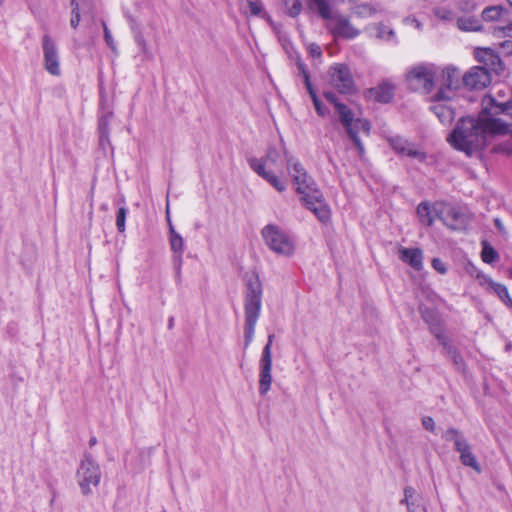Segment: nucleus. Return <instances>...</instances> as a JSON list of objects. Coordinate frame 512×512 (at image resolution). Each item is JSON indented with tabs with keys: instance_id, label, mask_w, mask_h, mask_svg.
<instances>
[{
	"instance_id": "obj_1",
	"label": "nucleus",
	"mask_w": 512,
	"mask_h": 512,
	"mask_svg": "<svg viewBox=\"0 0 512 512\" xmlns=\"http://www.w3.org/2000/svg\"><path fill=\"white\" fill-rule=\"evenodd\" d=\"M512 100L501 102L492 95L481 100V110L476 116L460 118L448 135V143L471 156L490 145L501 136L512 134Z\"/></svg>"
},
{
	"instance_id": "obj_2",
	"label": "nucleus",
	"mask_w": 512,
	"mask_h": 512,
	"mask_svg": "<svg viewBox=\"0 0 512 512\" xmlns=\"http://www.w3.org/2000/svg\"><path fill=\"white\" fill-rule=\"evenodd\" d=\"M248 162L250 168L278 192H284L287 189V178L282 169L285 165L296 186V191L302 194L305 206L321 222H327L330 219V210L322 194L314 188L313 180L299 159L290 154L286 148H283L282 152L271 148L264 157L251 158Z\"/></svg>"
},
{
	"instance_id": "obj_3",
	"label": "nucleus",
	"mask_w": 512,
	"mask_h": 512,
	"mask_svg": "<svg viewBox=\"0 0 512 512\" xmlns=\"http://www.w3.org/2000/svg\"><path fill=\"white\" fill-rule=\"evenodd\" d=\"M262 307V286L257 274H251L246 281L245 293V347L254 339L255 328L260 317Z\"/></svg>"
},
{
	"instance_id": "obj_4",
	"label": "nucleus",
	"mask_w": 512,
	"mask_h": 512,
	"mask_svg": "<svg viewBox=\"0 0 512 512\" xmlns=\"http://www.w3.org/2000/svg\"><path fill=\"white\" fill-rule=\"evenodd\" d=\"M325 98L334 104L336 111L339 115L340 121L346 129V132L350 139L355 144L359 156L362 157L364 155L365 149L359 138V134L363 133L365 135L370 134L371 125L370 122L366 119H362L357 117L354 112L347 107L346 105L337 102L336 96L332 92H325Z\"/></svg>"
},
{
	"instance_id": "obj_5",
	"label": "nucleus",
	"mask_w": 512,
	"mask_h": 512,
	"mask_svg": "<svg viewBox=\"0 0 512 512\" xmlns=\"http://www.w3.org/2000/svg\"><path fill=\"white\" fill-rule=\"evenodd\" d=\"M76 480L83 495H90L101 481L99 464L92 455L85 454L76 471Z\"/></svg>"
},
{
	"instance_id": "obj_6",
	"label": "nucleus",
	"mask_w": 512,
	"mask_h": 512,
	"mask_svg": "<svg viewBox=\"0 0 512 512\" xmlns=\"http://www.w3.org/2000/svg\"><path fill=\"white\" fill-rule=\"evenodd\" d=\"M265 244L276 254L290 257L294 254L295 245L291 237L279 226L268 224L262 229Z\"/></svg>"
},
{
	"instance_id": "obj_7",
	"label": "nucleus",
	"mask_w": 512,
	"mask_h": 512,
	"mask_svg": "<svg viewBox=\"0 0 512 512\" xmlns=\"http://www.w3.org/2000/svg\"><path fill=\"white\" fill-rule=\"evenodd\" d=\"M436 67L433 64H419L407 72V80L414 90L429 93L434 84Z\"/></svg>"
},
{
	"instance_id": "obj_8",
	"label": "nucleus",
	"mask_w": 512,
	"mask_h": 512,
	"mask_svg": "<svg viewBox=\"0 0 512 512\" xmlns=\"http://www.w3.org/2000/svg\"><path fill=\"white\" fill-rule=\"evenodd\" d=\"M443 437L445 440L453 442L456 451L460 454V461L463 465L471 467L478 473L481 471L480 465L472 453L469 443L458 430L453 428L448 429Z\"/></svg>"
},
{
	"instance_id": "obj_9",
	"label": "nucleus",
	"mask_w": 512,
	"mask_h": 512,
	"mask_svg": "<svg viewBox=\"0 0 512 512\" xmlns=\"http://www.w3.org/2000/svg\"><path fill=\"white\" fill-rule=\"evenodd\" d=\"M325 26L334 38L352 40L360 35V30L354 27L349 18L338 11L325 23Z\"/></svg>"
},
{
	"instance_id": "obj_10",
	"label": "nucleus",
	"mask_w": 512,
	"mask_h": 512,
	"mask_svg": "<svg viewBox=\"0 0 512 512\" xmlns=\"http://www.w3.org/2000/svg\"><path fill=\"white\" fill-rule=\"evenodd\" d=\"M329 82L341 94H350L355 89L350 69L345 64L336 63L330 67Z\"/></svg>"
},
{
	"instance_id": "obj_11",
	"label": "nucleus",
	"mask_w": 512,
	"mask_h": 512,
	"mask_svg": "<svg viewBox=\"0 0 512 512\" xmlns=\"http://www.w3.org/2000/svg\"><path fill=\"white\" fill-rule=\"evenodd\" d=\"M43 65L45 70L52 76L61 75L60 56L57 45L52 37L45 34L42 37Z\"/></svg>"
},
{
	"instance_id": "obj_12",
	"label": "nucleus",
	"mask_w": 512,
	"mask_h": 512,
	"mask_svg": "<svg viewBox=\"0 0 512 512\" xmlns=\"http://www.w3.org/2000/svg\"><path fill=\"white\" fill-rule=\"evenodd\" d=\"M439 219L450 229L463 230L468 225L467 214L459 207L441 202Z\"/></svg>"
},
{
	"instance_id": "obj_13",
	"label": "nucleus",
	"mask_w": 512,
	"mask_h": 512,
	"mask_svg": "<svg viewBox=\"0 0 512 512\" xmlns=\"http://www.w3.org/2000/svg\"><path fill=\"white\" fill-rule=\"evenodd\" d=\"M452 97L445 90H439L432 98V112L436 115L442 124H449L454 119L455 113L453 109L446 103Z\"/></svg>"
},
{
	"instance_id": "obj_14",
	"label": "nucleus",
	"mask_w": 512,
	"mask_h": 512,
	"mask_svg": "<svg viewBox=\"0 0 512 512\" xmlns=\"http://www.w3.org/2000/svg\"><path fill=\"white\" fill-rule=\"evenodd\" d=\"M463 83L471 89H483L491 83V76L486 68L475 66L463 75Z\"/></svg>"
},
{
	"instance_id": "obj_15",
	"label": "nucleus",
	"mask_w": 512,
	"mask_h": 512,
	"mask_svg": "<svg viewBox=\"0 0 512 512\" xmlns=\"http://www.w3.org/2000/svg\"><path fill=\"white\" fill-rule=\"evenodd\" d=\"M389 142L391 147L401 155L415 159L418 162H423L426 159V153L422 149L401 137H392Z\"/></svg>"
},
{
	"instance_id": "obj_16",
	"label": "nucleus",
	"mask_w": 512,
	"mask_h": 512,
	"mask_svg": "<svg viewBox=\"0 0 512 512\" xmlns=\"http://www.w3.org/2000/svg\"><path fill=\"white\" fill-rule=\"evenodd\" d=\"M475 59L484 64L488 69L500 74L504 70L502 60L498 53L492 48L478 47L474 50Z\"/></svg>"
},
{
	"instance_id": "obj_17",
	"label": "nucleus",
	"mask_w": 512,
	"mask_h": 512,
	"mask_svg": "<svg viewBox=\"0 0 512 512\" xmlns=\"http://www.w3.org/2000/svg\"><path fill=\"white\" fill-rule=\"evenodd\" d=\"M461 79L463 80V76L459 69L453 66H447L442 70V85L443 88L440 90H445L447 94H450L451 97L454 95V91L460 87Z\"/></svg>"
},
{
	"instance_id": "obj_18",
	"label": "nucleus",
	"mask_w": 512,
	"mask_h": 512,
	"mask_svg": "<svg viewBox=\"0 0 512 512\" xmlns=\"http://www.w3.org/2000/svg\"><path fill=\"white\" fill-rule=\"evenodd\" d=\"M169 243L171 250L174 252V265L177 276H180L181 266L183 261L184 252V240L182 236L175 230L174 226H171V235H169Z\"/></svg>"
},
{
	"instance_id": "obj_19",
	"label": "nucleus",
	"mask_w": 512,
	"mask_h": 512,
	"mask_svg": "<svg viewBox=\"0 0 512 512\" xmlns=\"http://www.w3.org/2000/svg\"><path fill=\"white\" fill-rule=\"evenodd\" d=\"M365 32L370 38H376L387 43L397 42L395 31L390 26L381 23L366 26Z\"/></svg>"
},
{
	"instance_id": "obj_20",
	"label": "nucleus",
	"mask_w": 512,
	"mask_h": 512,
	"mask_svg": "<svg viewBox=\"0 0 512 512\" xmlns=\"http://www.w3.org/2000/svg\"><path fill=\"white\" fill-rule=\"evenodd\" d=\"M399 258L415 270H421L423 267V254L419 248L400 247Z\"/></svg>"
},
{
	"instance_id": "obj_21",
	"label": "nucleus",
	"mask_w": 512,
	"mask_h": 512,
	"mask_svg": "<svg viewBox=\"0 0 512 512\" xmlns=\"http://www.w3.org/2000/svg\"><path fill=\"white\" fill-rule=\"evenodd\" d=\"M441 203L429 205L428 203H421L417 207V215L420 221L428 226H431L436 218H439V210Z\"/></svg>"
},
{
	"instance_id": "obj_22",
	"label": "nucleus",
	"mask_w": 512,
	"mask_h": 512,
	"mask_svg": "<svg viewBox=\"0 0 512 512\" xmlns=\"http://www.w3.org/2000/svg\"><path fill=\"white\" fill-rule=\"evenodd\" d=\"M509 9L503 5L485 7L481 12V18L485 22H501L509 16Z\"/></svg>"
},
{
	"instance_id": "obj_23",
	"label": "nucleus",
	"mask_w": 512,
	"mask_h": 512,
	"mask_svg": "<svg viewBox=\"0 0 512 512\" xmlns=\"http://www.w3.org/2000/svg\"><path fill=\"white\" fill-rule=\"evenodd\" d=\"M298 68L303 76V79H304V82H305V86L312 98V101H313V104H314V107L317 111V113L320 115V116H325L326 115V110L324 108V106L322 105L321 101L319 100V98L317 97L314 89H313V86L311 84V81H310V76H309V73L308 71L306 70L304 64L302 62H298Z\"/></svg>"
},
{
	"instance_id": "obj_24",
	"label": "nucleus",
	"mask_w": 512,
	"mask_h": 512,
	"mask_svg": "<svg viewBox=\"0 0 512 512\" xmlns=\"http://www.w3.org/2000/svg\"><path fill=\"white\" fill-rule=\"evenodd\" d=\"M308 7L318 13L325 23L337 12L331 8L329 0H308Z\"/></svg>"
},
{
	"instance_id": "obj_25",
	"label": "nucleus",
	"mask_w": 512,
	"mask_h": 512,
	"mask_svg": "<svg viewBox=\"0 0 512 512\" xmlns=\"http://www.w3.org/2000/svg\"><path fill=\"white\" fill-rule=\"evenodd\" d=\"M457 27L462 31H481L482 25L480 21L473 16H466L457 19Z\"/></svg>"
},
{
	"instance_id": "obj_26",
	"label": "nucleus",
	"mask_w": 512,
	"mask_h": 512,
	"mask_svg": "<svg viewBox=\"0 0 512 512\" xmlns=\"http://www.w3.org/2000/svg\"><path fill=\"white\" fill-rule=\"evenodd\" d=\"M372 94L376 98L377 101L387 103L393 97L392 87L389 84L379 85L377 88L373 89Z\"/></svg>"
},
{
	"instance_id": "obj_27",
	"label": "nucleus",
	"mask_w": 512,
	"mask_h": 512,
	"mask_svg": "<svg viewBox=\"0 0 512 512\" xmlns=\"http://www.w3.org/2000/svg\"><path fill=\"white\" fill-rule=\"evenodd\" d=\"M492 291L507 305L512 307V298L509 296L507 287L503 284L490 281L489 283Z\"/></svg>"
},
{
	"instance_id": "obj_28",
	"label": "nucleus",
	"mask_w": 512,
	"mask_h": 512,
	"mask_svg": "<svg viewBox=\"0 0 512 512\" xmlns=\"http://www.w3.org/2000/svg\"><path fill=\"white\" fill-rule=\"evenodd\" d=\"M271 370H260L259 372V393L265 395L271 388Z\"/></svg>"
},
{
	"instance_id": "obj_29",
	"label": "nucleus",
	"mask_w": 512,
	"mask_h": 512,
	"mask_svg": "<svg viewBox=\"0 0 512 512\" xmlns=\"http://www.w3.org/2000/svg\"><path fill=\"white\" fill-rule=\"evenodd\" d=\"M243 10L246 14L260 16L263 12V6L259 2L247 0L245 6H243Z\"/></svg>"
},
{
	"instance_id": "obj_30",
	"label": "nucleus",
	"mask_w": 512,
	"mask_h": 512,
	"mask_svg": "<svg viewBox=\"0 0 512 512\" xmlns=\"http://www.w3.org/2000/svg\"><path fill=\"white\" fill-rule=\"evenodd\" d=\"M260 370H272V352L264 347L260 359Z\"/></svg>"
},
{
	"instance_id": "obj_31",
	"label": "nucleus",
	"mask_w": 512,
	"mask_h": 512,
	"mask_svg": "<svg viewBox=\"0 0 512 512\" xmlns=\"http://www.w3.org/2000/svg\"><path fill=\"white\" fill-rule=\"evenodd\" d=\"M481 256L482 260L486 263H492L498 258V254L495 249L486 243L483 245Z\"/></svg>"
},
{
	"instance_id": "obj_32",
	"label": "nucleus",
	"mask_w": 512,
	"mask_h": 512,
	"mask_svg": "<svg viewBox=\"0 0 512 512\" xmlns=\"http://www.w3.org/2000/svg\"><path fill=\"white\" fill-rule=\"evenodd\" d=\"M287 9L288 13L292 17H296L300 14L302 10V5L300 0H283Z\"/></svg>"
},
{
	"instance_id": "obj_33",
	"label": "nucleus",
	"mask_w": 512,
	"mask_h": 512,
	"mask_svg": "<svg viewBox=\"0 0 512 512\" xmlns=\"http://www.w3.org/2000/svg\"><path fill=\"white\" fill-rule=\"evenodd\" d=\"M433 14L442 21H452L454 19L453 12L445 7L434 8Z\"/></svg>"
},
{
	"instance_id": "obj_34",
	"label": "nucleus",
	"mask_w": 512,
	"mask_h": 512,
	"mask_svg": "<svg viewBox=\"0 0 512 512\" xmlns=\"http://www.w3.org/2000/svg\"><path fill=\"white\" fill-rule=\"evenodd\" d=\"M414 493V490L412 488H406L404 490L405 499L404 501L407 504V508L409 512H424V510L419 506L416 505L414 502H410L409 499L412 498Z\"/></svg>"
},
{
	"instance_id": "obj_35",
	"label": "nucleus",
	"mask_w": 512,
	"mask_h": 512,
	"mask_svg": "<svg viewBox=\"0 0 512 512\" xmlns=\"http://www.w3.org/2000/svg\"><path fill=\"white\" fill-rule=\"evenodd\" d=\"M126 216H127V209L125 207H120L117 211L116 215V226L119 232L123 233L126 229Z\"/></svg>"
},
{
	"instance_id": "obj_36",
	"label": "nucleus",
	"mask_w": 512,
	"mask_h": 512,
	"mask_svg": "<svg viewBox=\"0 0 512 512\" xmlns=\"http://www.w3.org/2000/svg\"><path fill=\"white\" fill-rule=\"evenodd\" d=\"M72 6V17L70 20V24L73 28H77L80 22V8L77 0L71 1Z\"/></svg>"
},
{
	"instance_id": "obj_37",
	"label": "nucleus",
	"mask_w": 512,
	"mask_h": 512,
	"mask_svg": "<svg viewBox=\"0 0 512 512\" xmlns=\"http://www.w3.org/2000/svg\"><path fill=\"white\" fill-rule=\"evenodd\" d=\"M102 26H103V32H104V39H105V42L106 44L109 46V48L112 50V51H116V44H115V41L112 37V34L109 30V28L107 27L106 23L103 21L102 22Z\"/></svg>"
},
{
	"instance_id": "obj_38",
	"label": "nucleus",
	"mask_w": 512,
	"mask_h": 512,
	"mask_svg": "<svg viewBox=\"0 0 512 512\" xmlns=\"http://www.w3.org/2000/svg\"><path fill=\"white\" fill-rule=\"evenodd\" d=\"M100 130V144L104 145L105 142H108V128L107 123L105 121H101L99 124Z\"/></svg>"
},
{
	"instance_id": "obj_39",
	"label": "nucleus",
	"mask_w": 512,
	"mask_h": 512,
	"mask_svg": "<svg viewBox=\"0 0 512 512\" xmlns=\"http://www.w3.org/2000/svg\"><path fill=\"white\" fill-rule=\"evenodd\" d=\"M356 13L361 16H373L375 9L369 5H362L357 8Z\"/></svg>"
},
{
	"instance_id": "obj_40",
	"label": "nucleus",
	"mask_w": 512,
	"mask_h": 512,
	"mask_svg": "<svg viewBox=\"0 0 512 512\" xmlns=\"http://www.w3.org/2000/svg\"><path fill=\"white\" fill-rule=\"evenodd\" d=\"M432 266L440 274H445L447 272L445 263L439 258H434L432 260Z\"/></svg>"
},
{
	"instance_id": "obj_41",
	"label": "nucleus",
	"mask_w": 512,
	"mask_h": 512,
	"mask_svg": "<svg viewBox=\"0 0 512 512\" xmlns=\"http://www.w3.org/2000/svg\"><path fill=\"white\" fill-rule=\"evenodd\" d=\"M308 52L313 58L320 59L322 56V51L319 45L312 43L308 46Z\"/></svg>"
},
{
	"instance_id": "obj_42",
	"label": "nucleus",
	"mask_w": 512,
	"mask_h": 512,
	"mask_svg": "<svg viewBox=\"0 0 512 512\" xmlns=\"http://www.w3.org/2000/svg\"><path fill=\"white\" fill-rule=\"evenodd\" d=\"M135 41L144 54H147L149 52L148 44L142 36H137L135 38Z\"/></svg>"
},
{
	"instance_id": "obj_43",
	"label": "nucleus",
	"mask_w": 512,
	"mask_h": 512,
	"mask_svg": "<svg viewBox=\"0 0 512 512\" xmlns=\"http://www.w3.org/2000/svg\"><path fill=\"white\" fill-rule=\"evenodd\" d=\"M500 46L506 55L512 56V39L503 41Z\"/></svg>"
},
{
	"instance_id": "obj_44",
	"label": "nucleus",
	"mask_w": 512,
	"mask_h": 512,
	"mask_svg": "<svg viewBox=\"0 0 512 512\" xmlns=\"http://www.w3.org/2000/svg\"><path fill=\"white\" fill-rule=\"evenodd\" d=\"M422 425L426 430L433 431L435 428V422L431 417H424L422 419Z\"/></svg>"
},
{
	"instance_id": "obj_45",
	"label": "nucleus",
	"mask_w": 512,
	"mask_h": 512,
	"mask_svg": "<svg viewBox=\"0 0 512 512\" xmlns=\"http://www.w3.org/2000/svg\"><path fill=\"white\" fill-rule=\"evenodd\" d=\"M496 33H502L506 36H509V37H512V22H510L509 24H507L506 26L502 27V28H499V29H496L495 30Z\"/></svg>"
},
{
	"instance_id": "obj_46",
	"label": "nucleus",
	"mask_w": 512,
	"mask_h": 512,
	"mask_svg": "<svg viewBox=\"0 0 512 512\" xmlns=\"http://www.w3.org/2000/svg\"><path fill=\"white\" fill-rule=\"evenodd\" d=\"M494 223H495V226L496 228L501 232V233H505V229H504V225L502 223V221L498 218H496L494 220Z\"/></svg>"
},
{
	"instance_id": "obj_47",
	"label": "nucleus",
	"mask_w": 512,
	"mask_h": 512,
	"mask_svg": "<svg viewBox=\"0 0 512 512\" xmlns=\"http://www.w3.org/2000/svg\"><path fill=\"white\" fill-rule=\"evenodd\" d=\"M452 358H453V360H454L455 364H456L458 367H460V366L462 365V362H463V361H462V358H461L458 354H456L455 352H453V353H452Z\"/></svg>"
},
{
	"instance_id": "obj_48",
	"label": "nucleus",
	"mask_w": 512,
	"mask_h": 512,
	"mask_svg": "<svg viewBox=\"0 0 512 512\" xmlns=\"http://www.w3.org/2000/svg\"><path fill=\"white\" fill-rule=\"evenodd\" d=\"M166 215H167V222H168V225H169V235H171V226H173V224L171 222L170 210H169V205L168 204L166 206Z\"/></svg>"
},
{
	"instance_id": "obj_49",
	"label": "nucleus",
	"mask_w": 512,
	"mask_h": 512,
	"mask_svg": "<svg viewBox=\"0 0 512 512\" xmlns=\"http://www.w3.org/2000/svg\"><path fill=\"white\" fill-rule=\"evenodd\" d=\"M273 340H274V335H273V334H270V335L268 336V341H267V343H266V345H265L264 347H268V348H269V350H271Z\"/></svg>"
},
{
	"instance_id": "obj_50",
	"label": "nucleus",
	"mask_w": 512,
	"mask_h": 512,
	"mask_svg": "<svg viewBox=\"0 0 512 512\" xmlns=\"http://www.w3.org/2000/svg\"><path fill=\"white\" fill-rule=\"evenodd\" d=\"M412 22L415 24V27H416L417 29H420V28H421V24H420V22H419V21H417L416 19H413V20H412Z\"/></svg>"
},
{
	"instance_id": "obj_51",
	"label": "nucleus",
	"mask_w": 512,
	"mask_h": 512,
	"mask_svg": "<svg viewBox=\"0 0 512 512\" xmlns=\"http://www.w3.org/2000/svg\"><path fill=\"white\" fill-rule=\"evenodd\" d=\"M96 442H97V440H96V438H95V437L91 438V439H90V441H89L90 446L95 445V444H96Z\"/></svg>"
},
{
	"instance_id": "obj_52",
	"label": "nucleus",
	"mask_w": 512,
	"mask_h": 512,
	"mask_svg": "<svg viewBox=\"0 0 512 512\" xmlns=\"http://www.w3.org/2000/svg\"><path fill=\"white\" fill-rule=\"evenodd\" d=\"M507 2L512 7V0H507Z\"/></svg>"
}]
</instances>
